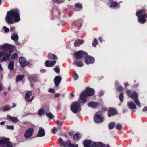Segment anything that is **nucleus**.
Returning <instances> with one entry per match:
<instances>
[{"instance_id": "f257e3e1", "label": "nucleus", "mask_w": 147, "mask_h": 147, "mask_svg": "<svg viewBox=\"0 0 147 147\" xmlns=\"http://www.w3.org/2000/svg\"><path fill=\"white\" fill-rule=\"evenodd\" d=\"M13 46L5 44L2 46H0V61L5 62L9 59L11 53L13 51Z\"/></svg>"}, {"instance_id": "f03ea898", "label": "nucleus", "mask_w": 147, "mask_h": 147, "mask_svg": "<svg viewBox=\"0 0 147 147\" xmlns=\"http://www.w3.org/2000/svg\"><path fill=\"white\" fill-rule=\"evenodd\" d=\"M6 22L9 24H12L14 20L17 22L20 20L19 12L16 9L11 10L7 12L5 18Z\"/></svg>"}, {"instance_id": "7ed1b4c3", "label": "nucleus", "mask_w": 147, "mask_h": 147, "mask_svg": "<svg viewBox=\"0 0 147 147\" xmlns=\"http://www.w3.org/2000/svg\"><path fill=\"white\" fill-rule=\"evenodd\" d=\"M94 89L90 88H87L82 92L80 95V98L83 103L86 102V98L89 96H92L94 94Z\"/></svg>"}, {"instance_id": "20e7f679", "label": "nucleus", "mask_w": 147, "mask_h": 147, "mask_svg": "<svg viewBox=\"0 0 147 147\" xmlns=\"http://www.w3.org/2000/svg\"><path fill=\"white\" fill-rule=\"evenodd\" d=\"M146 10L143 9L136 13V15L138 17V20L139 22L143 24L146 21V18H147V14L146 13Z\"/></svg>"}, {"instance_id": "39448f33", "label": "nucleus", "mask_w": 147, "mask_h": 147, "mask_svg": "<svg viewBox=\"0 0 147 147\" xmlns=\"http://www.w3.org/2000/svg\"><path fill=\"white\" fill-rule=\"evenodd\" d=\"M126 93L128 96L132 99H134V102L136 105L139 107H140L141 105L140 102L137 99L138 97V94L134 91L132 92L129 90H128Z\"/></svg>"}, {"instance_id": "423d86ee", "label": "nucleus", "mask_w": 147, "mask_h": 147, "mask_svg": "<svg viewBox=\"0 0 147 147\" xmlns=\"http://www.w3.org/2000/svg\"><path fill=\"white\" fill-rule=\"evenodd\" d=\"M80 105V102L78 101L73 102L71 106V109L72 111L74 113L79 112L81 110Z\"/></svg>"}, {"instance_id": "0eeeda50", "label": "nucleus", "mask_w": 147, "mask_h": 147, "mask_svg": "<svg viewBox=\"0 0 147 147\" xmlns=\"http://www.w3.org/2000/svg\"><path fill=\"white\" fill-rule=\"evenodd\" d=\"M0 147H12L8 138H3L0 140Z\"/></svg>"}, {"instance_id": "6e6552de", "label": "nucleus", "mask_w": 147, "mask_h": 147, "mask_svg": "<svg viewBox=\"0 0 147 147\" xmlns=\"http://www.w3.org/2000/svg\"><path fill=\"white\" fill-rule=\"evenodd\" d=\"M94 121L97 123H100L103 122L104 118L102 116L100 112H98L96 113L94 117Z\"/></svg>"}, {"instance_id": "1a4fd4ad", "label": "nucleus", "mask_w": 147, "mask_h": 147, "mask_svg": "<svg viewBox=\"0 0 147 147\" xmlns=\"http://www.w3.org/2000/svg\"><path fill=\"white\" fill-rule=\"evenodd\" d=\"M72 144L71 143L70 141H68L64 142L63 140L61 138H60L59 139V144L60 147H70Z\"/></svg>"}, {"instance_id": "9d476101", "label": "nucleus", "mask_w": 147, "mask_h": 147, "mask_svg": "<svg viewBox=\"0 0 147 147\" xmlns=\"http://www.w3.org/2000/svg\"><path fill=\"white\" fill-rule=\"evenodd\" d=\"M87 55L86 53L81 50L76 52L75 53L76 59H80L83 57H85Z\"/></svg>"}, {"instance_id": "9b49d317", "label": "nucleus", "mask_w": 147, "mask_h": 147, "mask_svg": "<svg viewBox=\"0 0 147 147\" xmlns=\"http://www.w3.org/2000/svg\"><path fill=\"white\" fill-rule=\"evenodd\" d=\"M26 100L29 102H32L34 98L33 96H32V93L30 91L27 92L25 94Z\"/></svg>"}, {"instance_id": "f8f14e48", "label": "nucleus", "mask_w": 147, "mask_h": 147, "mask_svg": "<svg viewBox=\"0 0 147 147\" xmlns=\"http://www.w3.org/2000/svg\"><path fill=\"white\" fill-rule=\"evenodd\" d=\"M84 62L87 64H93L94 62V58L87 55L85 57Z\"/></svg>"}, {"instance_id": "ddd939ff", "label": "nucleus", "mask_w": 147, "mask_h": 147, "mask_svg": "<svg viewBox=\"0 0 147 147\" xmlns=\"http://www.w3.org/2000/svg\"><path fill=\"white\" fill-rule=\"evenodd\" d=\"M19 62L20 66L24 68L28 64L26 59L23 57H22L19 58Z\"/></svg>"}, {"instance_id": "4468645a", "label": "nucleus", "mask_w": 147, "mask_h": 147, "mask_svg": "<svg viewBox=\"0 0 147 147\" xmlns=\"http://www.w3.org/2000/svg\"><path fill=\"white\" fill-rule=\"evenodd\" d=\"M34 129L32 128H30L27 130L24 133V137L26 138H28L31 137L33 133Z\"/></svg>"}, {"instance_id": "2eb2a0df", "label": "nucleus", "mask_w": 147, "mask_h": 147, "mask_svg": "<svg viewBox=\"0 0 147 147\" xmlns=\"http://www.w3.org/2000/svg\"><path fill=\"white\" fill-rule=\"evenodd\" d=\"M105 145L101 142H92L90 147H105Z\"/></svg>"}, {"instance_id": "dca6fc26", "label": "nucleus", "mask_w": 147, "mask_h": 147, "mask_svg": "<svg viewBox=\"0 0 147 147\" xmlns=\"http://www.w3.org/2000/svg\"><path fill=\"white\" fill-rule=\"evenodd\" d=\"M62 80V78L59 76H56L54 79V83L56 86H58Z\"/></svg>"}, {"instance_id": "f3484780", "label": "nucleus", "mask_w": 147, "mask_h": 147, "mask_svg": "<svg viewBox=\"0 0 147 147\" xmlns=\"http://www.w3.org/2000/svg\"><path fill=\"white\" fill-rule=\"evenodd\" d=\"M99 106V103L93 101L90 102L88 104V106L90 107L94 108L98 107Z\"/></svg>"}, {"instance_id": "a211bd4d", "label": "nucleus", "mask_w": 147, "mask_h": 147, "mask_svg": "<svg viewBox=\"0 0 147 147\" xmlns=\"http://www.w3.org/2000/svg\"><path fill=\"white\" fill-rule=\"evenodd\" d=\"M119 7V4L117 2L113 1H111L110 7L111 8L115 9Z\"/></svg>"}, {"instance_id": "6ab92c4d", "label": "nucleus", "mask_w": 147, "mask_h": 147, "mask_svg": "<svg viewBox=\"0 0 147 147\" xmlns=\"http://www.w3.org/2000/svg\"><path fill=\"white\" fill-rule=\"evenodd\" d=\"M45 134V132L44 129L40 128L39 129L38 134L37 135V136L38 137H41L43 136Z\"/></svg>"}, {"instance_id": "aec40b11", "label": "nucleus", "mask_w": 147, "mask_h": 147, "mask_svg": "<svg viewBox=\"0 0 147 147\" xmlns=\"http://www.w3.org/2000/svg\"><path fill=\"white\" fill-rule=\"evenodd\" d=\"M92 142L90 140H86L83 142L84 147H90Z\"/></svg>"}, {"instance_id": "412c9836", "label": "nucleus", "mask_w": 147, "mask_h": 147, "mask_svg": "<svg viewBox=\"0 0 147 147\" xmlns=\"http://www.w3.org/2000/svg\"><path fill=\"white\" fill-rule=\"evenodd\" d=\"M56 63V61H47L45 62V65L47 67H51L54 65Z\"/></svg>"}, {"instance_id": "4be33fe9", "label": "nucleus", "mask_w": 147, "mask_h": 147, "mask_svg": "<svg viewBox=\"0 0 147 147\" xmlns=\"http://www.w3.org/2000/svg\"><path fill=\"white\" fill-rule=\"evenodd\" d=\"M117 113L116 110L113 109H110L108 111V116L109 117L114 115Z\"/></svg>"}, {"instance_id": "5701e85b", "label": "nucleus", "mask_w": 147, "mask_h": 147, "mask_svg": "<svg viewBox=\"0 0 147 147\" xmlns=\"http://www.w3.org/2000/svg\"><path fill=\"white\" fill-rule=\"evenodd\" d=\"M14 65V63L13 61H11L10 62L8 65V69L10 71H12L13 70Z\"/></svg>"}, {"instance_id": "b1692460", "label": "nucleus", "mask_w": 147, "mask_h": 147, "mask_svg": "<svg viewBox=\"0 0 147 147\" xmlns=\"http://www.w3.org/2000/svg\"><path fill=\"white\" fill-rule=\"evenodd\" d=\"M7 118L15 123L18 121V120L16 117H13L9 115H8L7 116Z\"/></svg>"}, {"instance_id": "393cba45", "label": "nucleus", "mask_w": 147, "mask_h": 147, "mask_svg": "<svg viewBox=\"0 0 147 147\" xmlns=\"http://www.w3.org/2000/svg\"><path fill=\"white\" fill-rule=\"evenodd\" d=\"M127 105L128 107L131 109H134L136 108V106L135 104L132 102H128Z\"/></svg>"}, {"instance_id": "a878e982", "label": "nucleus", "mask_w": 147, "mask_h": 147, "mask_svg": "<svg viewBox=\"0 0 147 147\" xmlns=\"http://www.w3.org/2000/svg\"><path fill=\"white\" fill-rule=\"evenodd\" d=\"M77 59H74V64H76V65L78 67H82L83 65V63L80 61H78Z\"/></svg>"}, {"instance_id": "bb28decb", "label": "nucleus", "mask_w": 147, "mask_h": 147, "mask_svg": "<svg viewBox=\"0 0 147 147\" xmlns=\"http://www.w3.org/2000/svg\"><path fill=\"white\" fill-rule=\"evenodd\" d=\"M84 42V41L82 40H80L78 39L76 40L74 43V46L76 47L79 46L83 44Z\"/></svg>"}, {"instance_id": "cd10ccee", "label": "nucleus", "mask_w": 147, "mask_h": 147, "mask_svg": "<svg viewBox=\"0 0 147 147\" xmlns=\"http://www.w3.org/2000/svg\"><path fill=\"white\" fill-rule=\"evenodd\" d=\"M48 58L51 59L56 60L57 57L54 54L51 53L49 54L47 56Z\"/></svg>"}, {"instance_id": "c85d7f7f", "label": "nucleus", "mask_w": 147, "mask_h": 147, "mask_svg": "<svg viewBox=\"0 0 147 147\" xmlns=\"http://www.w3.org/2000/svg\"><path fill=\"white\" fill-rule=\"evenodd\" d=\"M11 39L15 42H17L18 40V36L17 34H13L11 36Z\"/></svg>"}, {"instance_id": "c756f323", "label": "nucleus", "mask_w": 147, "mask_h": 147, "mask_svg": "<svg viewBox=\"0 0 147 147\" xmlns=\"http://www.w3.org/2000/svg\"><path fill=\"white\" fill-rule=\"evenodd\" d=\"M81 137V134L78 133H76L74 136V140L75 141H77Z\"/></svg>"}, {"instance_id": "7c9ffc66", "label": "nucleus", "mask_w": 147, "mask_h": 147, "mask_svg": "<svg viewBox=\"0 0 147 147\" xmlns=\"http://www.w3.org/2000/svg\"><path fill=\"white\" fill-rule=\"evenodd\" d=\"M38 115L40 116H43L45 114V110L43 109H40L38 111Z\"/></svg>"}, {"instance_id": "2f4dec72", "label": "nucleus", "mask_w": 147, "mask_h": 147, "mask_svg": "<svg viewBox=\"0 0 147 147\" xmlns=\"http://www.w3.org/2000/svg\"><path fill=\"white\" fill-rule=\"evenodd\" d=\"M46 115L50 119H53L54 117L52 114L50 112H46Z\"/></svg>"}, {"instance_id": "473e14b6", "label": "nucleus", "mask_w": 147, "mask_h": 147, "mask_svg": "<svg viewBox=\"0 0 147 147\" xmlns=\"http://www.w3.org/2000/svg\"><path fill=\"white\" fill-rule=\"evenodd\" d=\"M115 84L116 85V88L117 90L119 91H121L122 90V87L119 85L118 83V82H116Z\"/></svg>"}, {"instance_id": "72a5a7b5", "label": "nucleus", "mask_w": 147, "mask_h": 147, "mask_svg": "<svg viewBox=\"0 0 147 147\" xmlns=\"http://www.w3.org/2000/svg\"><path fill=\"white\" fill-rule=\"evenodd\" d=\"M115 123L114 122H111L108 125L109 128L110 129H113L114 127Z\"/></svg>"}, {"instance_id": "f704fd0d", "label": "nucleus", "mask_w": 147, "mask_h": 147, "mask_svg": "<svg viewBox=\"0 0 147 147\" xmlns=\"http://www.w3.org/2000/svg\"><path fill=\"white\" fill-rule=\"evenodd\" d=\"M18 56V54L17 53H15L11 55V57L12 59H17Z\"/></svg>"}, {"instance_id": "c9c22d12", "label": "nucleus", "mask_w": 147, "mask_h": 147, "mask_svg": "<svg viewBox=\"0 0 147 147\" xmlns=\"http://www.w3.org/2000/svg\"><path fill=\"white\" fill-rule=\"evenodd\" d=\"M65 0H52L53 2L54 3H61L63 2Z\"/></svg>"}, {"instance_id": "e433bc0d", "label": "nucleus", "mask_w": 147, "mask_h": 147, "mask_svg": "<svg viewBox=\"0 0 147 147\" xmlns=\"http://www.w3.org/2000/svg\"><path fill=\"white\" fill-rule=\"evenodd\" d=\"M11 109V108L9 106L7 105L4 107L3 108V110L4 111H5Z\"/></svg>"}, {"instance_id": "4c0bfd02", "label": "nucleus", "mask_w": 147, "mask_h": 147, "mask_svg": "<svg viewBox=\"0 0 147 147\" xmlns=\"http://www.w3.org/2000/svg\"><path fill=\"white\" fill-rule=\"evenodd\" d=\"M23 76H24L22 75H18V76L16 78V82H18L20 80H21L23 78Z\"/></svg>"}, {"instance_id": "58836bf2", "label": "nucleus", "mask_w": 147, "mask_h": 147, "mask_svg": "<svg viewBox=\"0 0 147 147\" xmlns=\"http://www.w3.org/2000/svg\"><path fill=\"white\" fill-rule=\"evenodd\" d=\"M119 98L120 101L121 102H123V93H121L119 95Z\"/></svg>"}, {"instance_id": "ea45409f", "label": "nucleus", "mask_w": 147, "mask_h": 147, "mask_svg": "<svg viewBox=\"0 0 147 147\" xmlns=\"http://www.w3.org/2000/svg\"><path fill=\"white\" fill-rule=\"evenodd\" d=\"M122 125L119 124H117L116 126V128L117 130H120L122 129Z\"/></svg>"}, {"instance_id": "a19ab883", "label": "nucleus", "mask_w": 147, "mask_h": 147, "mask_svg": "<svg viewBox=\"0 0 147 147\" xmlns=\"http://www.w3.org/2000/svg\"><path fill=\"white\" fill-rule=\"evenodd\" d=\"M98 41L97 40L95 39L92 42V45L93 46H95L97 44Z\"/></svg>"}, {"instance_id": "79ce46f5", "label": "nucleus", "mask_w": 147, "mask_h": 147, "mask_svg": "<svg viewBox=\"0 0 147 147\" xmlns=\"http://www.w3.org/2000/svg\"><path fill=\"white\" fill-rule=\"evenodd\" d=\"M56 73H59L60 69L58 66H57L54 69Z\"/></svg>"}, {"instance_id": "37998d69", "label": "nucleus", "mask_w": 147, "mask_h": 147, "mask_svg": "<svg viewBox=\"0 0 147 147\" xmlns=\"http://www.w3.org/2000/svg\"><path fill=\"white\" fill-rule=\"evenodd\" d=\"M14 126L13 125L7 126V129L10 130H13L14 129Z\"/></svg>"}, {"instance_id": "c03bdc74", "label": "nucleus", "mask_w": 147, "mask_h": 147, "mask_svg": "<svg viewBox=\"0 0 147 147\" xmlns=\"http://www.w3.org/2000/svg\"><path fill=\"white\" fill-rule=\"evenodd\" d=\"M76 6L78 8H81L82 7V5L80 3H77L76 5Z\"/></svg>"}, {"instance_id": "a18cd8bd", "label": "nucleus", "mask_w": 147, "mask_h": 147, "mask_svg": "<svg viewBox=\"0 0 147 147\" xmlns=\"http://www.w3.org/2000/svg\"><path fill=\"white\" fill-rule=\"evenodd\" d=\"M74 80H76L78 79V75L75 73L74 75Z\"/></svg>"}, {"instance_id": "49530a36", "label": "nucleus", "mask_w": 147, "mask_h": 147, "mask_svg": "<svg viewBox=\"0 0 147 147\" xmlns=\"http://www.w3.org/2000/svg\"><path fill=\"white\" fill-rule=\"evenodd\" d=\"M1 79L0 78V91H1L3 90V85L1 82Z\"/></svg>"}, {"instance_id": "de8ad7c7", "label": "nucleus", "mask_w": 147, "mask_h": 147, "mask_svg": "<svg viewBox=\"0 0 147 147\" xmlns=\"http://www.w3.org/2000/svg\"><path fill=\"white\" fill-rule=\"evenodd\" d=\"M3 28L5 32H8L9 31V29L6 27H3Z\"/></svg>"}, {"instance_id": "09e8293b", "label": "nucleus", "mask_w": 147, "mask_h": 147, "mask_svg": "<svg viewBox=\"0 0 147 147\" xmlns=\"http://www.w3.org/2000/svg\"><path fill=\"white\" fill-rule=\"evenodd\" d=\"M49 92L50 93H54L55 91L53 89L50 88L49 89Z\"/></svg>"}, {"instance_id": "8fccbe9b", "label": "nucleus", "mask_w": 147, "mask_h": 147, "mask_svg": "<svg viewBox=\"0 0 147 147\" xmlns=\"http://www.w3.org/2000/svg\"><path fill=\"white\" fill-rule=\"evenodd\" d=\"M63 124V122H60L59 121H57V125H61Z\"/></svg>"}, {"instance_id": "3c124183", "label": "nucleus", "mask_w": 147, "mask_h": 147, "mask_svg": "<svg viewBox=\"0 0 147 147\" xmlns=\"http://www.w3.org/2000/svg\"><path fill=\"white\" fill-rule=\"evenodd\" d=\"M104 94V92L102 91H100L99 92V96H102Z\"/></svg>"}, {"instance_id": "603ef678", "label": "nucleus", "mask_w": 147, "mask_h": 147, "mask_svg": "<svg viewBox=\"0 0 147 147\" xmlns=\"http://www.w3.org/2000/svg\"><path fill=\"white\" fill-rule=\"evenodd\" d=\"M57 131V129L55 128H54L52 129V132L55 133Z\"/></svg>"}, {"instance_id": "864d4df0", "label": "nucleus", "mask_w": 147, "mask_h": 147, "mask_svg": "<svg viewBox=\"0 0 147 147\" xmlns=\"http://www.w3.org/2000/svg\"><path fill=\"white\" fill-rule=\"evenodd\" d=\"M60 95V94L59 93H56L55 94V97H58Z\"/></svg>"}, {"instance_id": "5fc2aeb1", "label": "nucleus", "mask_w": 147, "mask_h": 147, "mask_svg": "<svg viewBox=\"0 0 147 147\" xmlns=\"http://www.w3.org/2000/svg\"><path fill=\"white\" fill-rule=\"evenodd\" d=\"M70 147H78V145H74L72 144Z\"/></svg>"}, {"instance_id": "6e6d98bb", "label": "nucleus", "mask_w": 147, "mask_h": 147, "mask_svg": "<svg viewBox=\"0 0 147 147\" xmlns=\"http://www.w3.org/2000/svg\"><path fill=\"white\" fill-rule=\"evenodd\" d=\"M143 112L147 111V106L145 107L142 109Z\"/></svg>"}, {"instance_id": "4d7b16f0", "label": "nucleus", "mask_w": 147, "mask_h": 147, "mask_svg": "<svg viewBox=\"0 0 147 147\" xmlns=\"http://www.w3.org/2000/svg\"><path fill=\"white\" fill-rule=\"evenodd\" d=\"M102 111H107V109L106 108L104 107L102 108Z\"/></svg>"}, {"instance_id": "13d9d810", "label": "nucleus", "mask_w": 147, "mask_h": 147, "mask_svg": "<svg viewBox=\"0 0 147 147\" xmlns=\"http://www.w3.org/2000/svg\"><path fill=\"white\" fill-rule=\"evenodd\" d=\"M15 28L14 26H12L11 27L10 29V31H12Z\"/></svg>"}, {"instance_id": "bf43d9fd", "label": "nucleus", "mask_w": 147, "mask_h": 147, "mask_svg": "<svg viewBox=\"0 0 147 147\" xmlns=\"http://www.w3.org/2000/svg\"><path fill=\"white\" fill-rule=\"evenodd\" d=\"M5 124L4 122L3 121L1 122L0 123V125H3Z\"/></svg>"}, {"instance_id": "052dcab7", "label": "nucleus", "mask_w": 147, "mask_h": 147, "mask_svg": "<svg viewBox=\"0 0 147 147\" xmlns=\"http://www.w3.org/2000/svg\"><path fill=\"white\" fill-rule=\"evenodd\" d=\"M102 38L100 37L99 38V40L101 42H102Z\"/></svg>"}, {"instance_id": "680f3d73", "label": "nucleus", "mask_w": 147, "mask_h": 147, "mask_svg": "<svg viewBox=\"0 0 147 147\" xmlns=\"http://www.w3.org/2000/svg\"><path fill=\"white\" fill-rule=\"evenodd\" d=\"M124 85L126 87L128 86V84L127 83H126Z\"/></svg>"}, {"instance_id": "e2e57ef3", "label": "nucleus", "mask_w": 147, "mask_h": 147, "mask_svg": "<svg viewBox=\"0 0 147 147\" xmlns=\"http://www.w3.org/2000/svg\"><path fill=\"white\" fill-rule=\"evenodd\" d=\"M16 106V105L14 104V103H13V106H12V107H11L12 108H14V107H15Z\"/></svg>"}, {"instance_id": "0e129e2a", "label": "nucleus", "mask_w": 147, "mask_h": 147, "mask_svg": "<svg viewBox=\"0 0 147 147\" xmlns=\"http://www.w3.org/2000/svg\"><path fill=\"white\" fill-rule=\"evenodd\" d=\"M8 89L9 91H10L11 90V87L10 86H8Z\"/></svg>"}, {"instance_id": "69168bd1", "label": "nucleus", "mask_w": 147, "mask_h": 147, "mask_svg": "<svg viewBox=\"0 0 147 147\" xmlns=\"http://www.w3.org/2000/svg\"><path fill=\"white\" fill-rule=\"evenodd\" d=\"M71 95L72 97H73L74 96V94L73 93H71Z\"/></svg>"}, {"instance_id": "338daca9", "label": "nucleus", "mask_w": 147, "mask_h": 147, "mask_svg": "<svg viewBox=\"0 0 147 147\" xmlns=\"http://www.w3.org/2000/svg\"><path fill=\"white\" fill-rule=\"evenodd\" d=\"M7 94V92H4V95L5 96H6Z\"/></svg>"}, {"instance_id": "774afa93", "label": "nucleus", "mask_w": 147, "mask_h": 147, "mask_svg": "<svg viewBox=\"0 0 147 147\" xmlns=\"http://www.w3.org/2000/svg\"><path fill=\"white\" fill-rule=\"evenodd\" d=\"M45 71V70L42 69L41 71V72L43 73Z\"/></svg>"}]
</instances>
